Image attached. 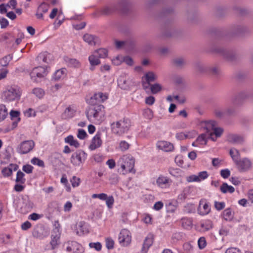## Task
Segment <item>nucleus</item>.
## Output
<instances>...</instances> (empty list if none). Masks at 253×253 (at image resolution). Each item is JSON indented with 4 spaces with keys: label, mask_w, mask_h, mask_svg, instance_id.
I'll return each instance as SVG.
<instances>
[{
    "label": "nucleus",
    "mask_w": 253,
    "mask_h": 253,
    "mask_svg": "<svg viewBox=\"0 0 253 253\" xmlns=\"http://www.w3.org/2000/svg\"><path fill=\"white\" fill-rule=\"evenodd\" d=\"M35 143L32 140L25 141L22 142L17 148V152L21 154L29 152L34 147Z\"/></svg>",
    "instance_id": "17"
},
{
    "label": "nucleus",
    "mask_w": 253,
    "mask_h": 253,
    "mask_svg": "<svg viewBox=\"0 0 253 253\" xmlns=\"http://www.w3.org/2000/svg\"><path fill=\"white\" fill-rule=\"evenodd\" d=\"M182 226L185 228H190L192 225V222L190 219L183 218L182 219Z\"/></svg>",
    "instance_id": "48"
},
{
    "label": "nucleus",
    "mask_w": 253,
    "mask_h": 253,
    "mask_svg": "<svg viewBox=\"0 0 253 253\" xmlns=\"http://www.w3.org/2000/svg\"><path fill=\"white\" fill-rule=\"evenodd\" d=\"M54 226L55 228L54 230L53 233L51 235V240L50 243L52 249H55L59 244L60 237L61 227L60 224L58 221L55 222Z\"/></svg>",
    "instance_id": "11"
},
{
    "label": "nucleus",
    "mask_w": 253,
    "mask_h": 253,
    "mask_svg": "<svg viewBox=\"0 0 253 253\" xmlns=\"http://www.w3.org/2000/svg\"><path fill=\"white\" fill-rule=\"evenodd\" d=\"M83 40L90 45H94L98 42L97 37L88 34H86L83 36Z\"/></svg>",
    "instance_id": "27"
},
{
    "label": "nucleus",
    "mask_w": 253,
    "mask_h": 253,
    "mask_svg": "<svg viewBox=\"0 0 253 253\" xmlns=\"http://www.w3.org/2000/svg\"><path fill=\"white\" fill-rule=\"evenodd\" d=\"M25 174L20 170L17 171L16 178V182L20 184H24L26 181L24 178Z\"/></svg>",
    "instance_id": "39"
},
{
    "label": "nucleus",
    "mask_w": 253,
    "mask_h": 253,
    "mask_svg": "<svg viewBox=\"0 0 253 253\" xmlns=\"http://www.w3.org/2000/svg\"><path fill=\"white\" fill-rule=\"evenodd\" d=\"M76 112V107L74 106H69L65 109L62 114V118L67 119L74 116Z\"/></svg>",
    "instance_id": "23"
},
{
    "label": "nucleus",
    "mask_w": 253,
    "mask_h": 253,
    "mask_svg": "<svg viewBox=\"0 0 253 253\" xmlns=\"http://www.w3.org/2000/svg\"><path fill=\"white\" fill-rule=\"evenodd\" d=\"M209 176L207 171H203L186 177V180L188 182H200L207 179Z\"/></svg>",
    "instance_id": "14"
},
{
    "label": "nucleus",
    "mask_w": 253,
    "mask_h": 253,
    "mask_svg": "<svg viewBox=\"0 0 253 253\" xmlns=\"http://www.w3.org/2000/svg\"><path fill=\"white\" fill-rule=\"evenodd\" d=\"M153 238L152 235L148 236L145 239L141 250V253H147L149 248L152 245Z\"/></svg>",
    "instance_id": "25"
},
{
    "label": "nucleus",
    "mask_w": 253,
    "mask_h": 253,
    "mask_svg": "<svg viewBox=\"0 0 253 253\" xmlns=\"http://www.w3.org/2000/svg\"><path fill=\"white\" fill-rule=\"evenodd\" d=\"M86 117L90 122L100 124L106 119L104 106L102 105H97L89 108L86 112Z\"/></svg>",
    "instance_id": "1"
},
{
    "label": "nucleus",
    "mask_w": 253,
    "mask_h": 253,
    "mask_svg": "<svg viewBox=\"0 0 253 253\" xmlns=\"http://www.w3.org/2000/svg\"><path fill=\"white\" fill-rule=\"evenodd\" d=\"M235 164L237 169L240 172H245L249 170L252 165L251 161L246 158L239 159Z\"/></svg>",
    "instance_id": "13"
},
{
    "label": "nucleus",
    "mask_w": 253,
    "mask_h": 253,
    "mask_svg": "<svg viewBox=\"0 0 253 253\" xmlns=\"http://www.w3.org/2000/svg\"><path fill=\"white\" fill-rule=\"evenodd\" d=\"M114 198L112 195L108 196L105 200L106 206L108 209H112L114 204Z\"/></svg>",
    "instance_id": "42"
},
{
    "label": "nucleus",
    "mask_w": 253,
    "mask_h": 253,
    "mask_svg": "<svg viewBox=\"0 0 253 253\" xmlns=\"http://www.w3.org/2000/svg\"><path fill=\"white\" fill-rule=\"evenodd\" d=\"M157 79V75L153 72H148L145 73L142 77L141 80L143 87L147 88L150 85L151 82L155 81Z\"/></svg>",
    "instance_id": "15"
},
{
    "label": "nucleus",
    "mask_w": 253,
    "mask_h": 253,
    "mask_svg": "<svg viewBox=\"0 0 253 253\" xmlns=\"http://www.w3.org/2000/svg\"><path fill=\"white\" fill-rule=\"evenodd\" d=\"M33 207V203L27 197L23 198L19 202L17 206L19 212L23 214H25L30 211Z\"/></svg>",
    "instance_id": "10"
},
{
    "label": "nucleus",
    "mask_w": 253,
    "mask_h": 253,
    "mask_svg": "<svg viewBox=\"0 0 253 253\" xmlns=\"http://www.w3.org/2000/svg\"><path fill=\"white\" fill-rule=\"evenodd\" d=\"M108 98V94L106 93L101 92L94 94L90 98L89 103L93 104L96 102H102L106 100Z\"/></svg>",
    "instance_id": "18"
},
{
    "label": "nucleus",
    "mask_w": 253,
    "mask_h": 253,
    "mask_svg": "<svg viewBox=\"0 0 253 253\" xmlns=\"http://www.w3.org/2000/svg\"><path fill=\"white\" fill-rule=\"evenodd\" d=\"M48 8H49V5L46 3L43 2V3H41L39 5V6L38 8V10H39V11H40V12L41 11L43 13H45L48 11Z\"/></svg>",
    "instance_id": "52"
},
{
    "label": "nucleus",
    "mask_w": 253,
    "mask_h": 253,
    "mask_svg": "<svg viewBox=\"0 0 253 253\" xmlns=\"http://www.w3.org/2000/svg\"><path fill=\"white\" fill-rule=\"evenodd\" d=\"M18 169V166L16 164H10L7 167L3 168L1 170V173L3 176L8 177L12 174L13 171H16Z\"/></svg>",
    "instance_id": "24"
},
{
    "label": "nucleus",
    "mask_w": 253,
    "mask_h": 253,
    "mask_svg": "<svg viewBox=\"0 0 253 253\" xmlns=\"http://www.w3.org/2000/svg\"><path fill=\"white\" fill-rule=\"evenodd\" d=\"M67 62L68 65L70 67L78 68L81 65L80 62L75 59H69Z\"/></svg>",
    "instance_id": "44"
},
{
    "label": "nucleus",
    "mask_w": 253,
    "mask_h": 253,
    "mask_svg": "<svg viewBox=\"0 0 253 253\" xmlns=\"http://www.w3.org/2000/svg\"><path fill=\"white\" fill-rule=\"evenodd\" d=\"M65 142L69 144L70 145L75 147V148H79L80 144L78 141L75 139L73 135H70L66 137L65 139Z\"/></svg>",
    "instance_id": "31"
},
{
    "label": "nucleus",
    "mask_w": 253,
    "mask_h": 253,
    "mask_svg": "<svg viewBox=\"0 0 253 253\" xmlns=\"http://www.w3.org/2000/svg\"><path fill=\"white\" fill-rule=\"evenodd\" d=\"M200 230L202 232L207 231L212 227V222L210 220H204L200 223Z\"/></svg>",
    "instance_id": "28"
},
{
    "label": "nucleus",
    "mask_w": 253,
    "mask_h": 253,
    "mask_svg": "<svg viewBox=\"0 0 253 253\" xmlns=\"http://www.w3.org/2000/svg\"><path fill=\"white\" fill-rule=\"evenodd\" d=\"M228 140L232 143L240 144L243 142V137L238 134H230L228 136Z\"/></svg>",
    "instance_id": "30"
},
{
    "label": "nucleus",
    "mask_w": 253,
    "mask_h": 253,
    "mask_svg": "<svg viewBox=\"0 0 253 253\" xmlns=\"http://www.w3.org/2000/svg\"><path fill=\"white\" fill-rule=\"evenodd\" d=\"M229 153L234 163L240 159V153L236 149L234 148H231Z\"/></svg>",
    "instance_id": "36"
},
{
    "label": "nucleus",
    "mask_w": 253,
    "mask_h": 253,
    "mask_svg": "<svg viewBox=\"0 0 253 253\" xmlns=\"http://www.w3.org/2000/svg\"><path fill=\"white\" fill-rule=\"evenodd\" d=\"M71 182L73 187H77L80 184V179L79 177L74 176L71 179Z\"/></svg>",
    "instance_id": "54"
},
{
    "label": "nucleus",
    "mask_w": 253,
    "mask_h": 253,
    "mask_svg": "<svg viewBox=\"0 0 253 253\" xmlns=\"http://www.w3.org/2000/svg\"><path fill=\"white\" fill-rule=\"evenodd\" d=\"M173 63L175 66L180 67L182 66L185 63V61L182 58H177L173 60Z\"/></svg>",
    "instance_id": "61"
},
{
    "label": "nucleus",
    "mask_w": 253,
    "mask_h": 253,
    "mask_svg": "<svg viewBox=\"0 0 253 253\" xmlns=\"http://www.w3.org/2000/svg\"><path fill=\"white\" fill-rule=\"evenodd\" d=\"M211 211L210 206L209 203L204 200L200 201L198 207V213L202 215L208 214Z\"/></svg>",
    "instance_id": "20"
},
{
    "label": "nucleus",
    "mask_w": 253,
    "mask_h": 253,
    "mask_svg": "<svg viewBox=\"0 0 253 253\" xmlns=\"http://www.w3.org/2000/svg\"><path fill=\"white\" fill-rule=\"evenodd\" d=\"M89 247L90 248L94 249L96 251H100L102 249V245L100 242L90 243Z\"/></svg>",
    "instance_id": "49"
},
{
    "label": "nucleus",
    "mask_w": 253,
    "mask_h": 253,
    "mask_svg": "<svg viewBox=\"0 0 253 253\" xmlns=\"http://www.w3.org/2000/svg\"><path fill=\"white\" fill-rule=\"evenodd\" d=\"M153 184L160 189L165 190L170 188L172 180L169 176L161 174L156 178Z\"/></svg>",
    "instance_id": "7"
},
{
    "label": "nucleus",
    "mask_w": 253,
    "mask_h": 253,
    "mask_svg": "<svg viewBox=\"0 0 253 253\" xmlns=\"http://www.w3.org/2000/svg\"><path fill=\"white\" fill-rule=\"evenodd\" d=\"M203 126L210 133V138L213 141L220 137L224 131L223 128L218 126L217 123L214 121L205 122Z\"/></svg>",
    "instance_id": "3"
},
{
    "label": "nucleus",
    "mask_w": 253,
    "mask_h": 253,
    "mask_svg": "<svg viewBox=\"0 0 253 253\" xmlns=\"http://www.w3.org/2000/svg\"><path fill=\"white\" fill-rule=\"evenodd\" d=\"M186 139H191L195 137L197 133L194 130L185 131Z\"/></svg>",
    "instance_id": "55"
},
{
    "label": "nucleus",
    "mask_w": 253,
    "mask_h": 253,
    "mask_svg": "<svg viewBox=\"0 0 253 253\" xmlns=\"http://www.w3.org/2000/svg\"><path fill=\"white\" fill-rule=\"evenodd\" d=\"M67 251H72L74 253H84V248L81 244L75 241H71L68 243Z\"/></svg>",
    "instance_id": "19"
},
{
    "label": "nucleus",
    "mask_w": 253,
    "mask_h": 253,
    "mask_svg": "<svg viewBox=\"0 0 253 253\" xmlns=\"http://www.w3.org/2000/svg\"><path fill=\"white\" fill-rule=\"evenodd\" d=\"M113 64L116 66L120 65L124 61V57L121 55H118L111 60Z\"/></svg>",
    "instance_id": "43"
},
{
    "label": "nucleus",
    "mask_w": 253,
    "mask_h": 253,
    "mask_svg": "<svg viewBox=\"0 0 253 253\" xmlns=\"http://www.w3.org/2000/svg\"><path fill=\"white\" fill-rule=\"evenodd\" d=\"M75 228L76 233L79 235H82L87 232L86 225L84 222L81 221L77 223Z\"/></svg>",
    "instance_id": "26"
},
{
    "label": "nucleus",
    "mask_w": 253,
    "mask_h": 253,
    "mask_svg": "<svg viewBox=\"0 0 253 253\" xmlns=\"http://www.w3.org/2000/svg\"><path fill=\"white\" fill-rule=\"evenodd\" d=\"M134 159L130 155H124L118 161V165L121 168L120 171L123 174L128 173H134Z\"/></svg>",
    "instance_id": "2"
},
{
    "label": "nucleus",
    "mask_w": 253,
    "mask_h": 253,
    "mask_svg": "<svg viewBox=\"0 0 253 253\" xmlns=\"http://www.w3.org/2000/svg\"><path fill=\"white\" fill-rule=\"evenodd\" d=\"M129 147V144L125 141H122L120 143L119 148L122 151H124L127 150Z\"/></svg>",
    "instance_id": "56"
},
{
    "label": "nucleus",
    "mask_w": 253,
    "mask_h": 253,
    "mask_svg": "<svg viewBox=\"0 0 253 253\" xmlns=\"http://www.w3.org/2000/svg\"><path fill=\"white\" fill-rule=\"evenodd\" d=\"M51 55L50 54L43 53L41 54L39 57L42 60L43 63L47 64V65H48L51 62Z\"/></svg>",
    "instance_id": "40"
},
{
    "label": "nucleus",
    "mask_w": 253,
    "mask_h": 253,
    "mask_svg": "<svg viewBox=\"0 0 253 253\" xmlns=\"http://www.w3.org/2000/svg\"><path fill=\"white\" fill-rule=\"evenodd\" d=\"M87 155L82 150H78L74 152L70 158L71 163L75 167H80L85 162Z\"/></svg>",
    "instance_id": "6"
},
{
    "label": "nucleus",
    "mask_w": 253,
    "mask_h": 253,
    "mask_svg": "<svg viewBox=\"0 0 253 253\" xmlns=\"http://www.w3.org/2000/svg\"><path fill=\"white\" fill-rule=\"evenodd\" d=\"M8 115L7 109L3 104H0V123L3 121Z\"/></svg>",
    "instance_id": "35"
},
{
    "label": "nucleus",
    "mask_w": 253,
    "mask_h": 253,
    "mask_svg": "<svg viewBox=\"0 0 253 253\" xmlns=\"http://www.w3.org/2000/svg\"><path fill=\"white\" fill-rule=\"evenodd\" d=\"M223 162V160L219 158H213L212 160V165L214 167H220Z\"/></svg>",
    "instance_id": "62"
},
{
    "label": "nucleus",
    "mask_w": 253,
    "mask_h": 253,
    "mask_svg": "<svg viewBox=\"0 0 253 253\" xmlns=\"http://www.w3.org/2000/svg\"><path fill=\"white\" fill-rule=\"evenodd\" d=\"M220 175L224 179L227 178L230 175V171L228 169H223L220 170Z\"/></svg>",
    "instance_id": "57"
},
{
    "label": "nucleus",
    "mask_w": 253,
    "mask_h": 253,
    "mask_svg": "<svg viewBox=\"0 0 253 253\" xmlns=\"http://www.w3.org/2000/svg\"><path fill=\"white\" fill-rule=\"evenodd\" d=\"M220 191L223 193H233L235 191L234 188L231 186L228 185L226 183H223L220 187Z\"/></svg>",
    "instance_id": "32"
},
{
    "label": "nucleus",
    "mask_w": 253,
    "mask_h": 253,
    "mask_svg": "<svg viewBox=\"0 0 253 253\" xmlns=\"http://www.w3.org/2000/svg\"><path fill=\"white\" fill-rule=\"evenodd\" d=\"M102 143L101 134L97 133L95 135L91 141L90 144L89 146V150L93 151L100 147L102 145Z\"/></svg>",
    "instance_id": "21"
},
{
    "label": "nucleus",
    "mask_w": 253,
    "mask_h": 253,
    "mask_svg": "<svg viewBox=\"0 0 253 253\" xmlns=\"http://www.w3.org/2000/svg\"><path fill=\"white\" fill-rule=\"evenodd\" d=\"M87 134L85 130L82 129H79L78 131L77 137L80 139L83 140L86 137Z\"/></svg>",
    "instance_id": "58"
},
{
    "label": "nucleus",
    "mask_w": 253,
    "mask_h": 253,
    "mask_svg": "<svg viewBox=\"0 0 253 253\" xmlns=\"http://www.w3.org/2000/svg\"><path fill=\"white\" fill-rule=\"evenodd\" d=\"M108 195L104 193H100V194H93L92 195L91 197L92 199L98 198L100 200L105 201Z\"/></svg>",
    "instance_id": "51"
},
{
    "label": "nucleus",
    "mask_w": 253,
    "mask_h": 253,
    "mask_svg": "<svg viewBox=\"0 0 253 253\" xmlns=\"http://www.w3.org/2000/svg\"><path fill=\"white\" fill-rule=\"evenodd\" d=\"M73 207L72 203L70 201H67L64 205L63 209L65 212H69Z\"/></svg>",
    "instance_id": "64"
},
{
    "label": "nucleus",
    "mask_w": 253,
    "mask_h": 253,
    "mask_svg": "<svg viewBox=\"0 0 253 253\" xmlns=\"http://www.w3.org/2000/svg\"><path fill=\"white\" fill-rule=\"evenodd\" d=\"M32 93L39 98H42L44 95L45 92L43 89L39 87H36L33 89Z\"/></svg>",
    "instance_id": "37"
},
{
    "label": "nucleus",
    "mask_w": 253,
    "mask_h": 253,
    "mask_svg": "<svg viewBox=\"0 0 253 253\" xmlns=\"http://www.w3.org/2000/svg\"><path fill=\"white\" fill-rule=\"evenodd\" d=\"M50 71V67L47 65H42L34 68L30 73L31 80L35 82L38 79L45 77Z\"/></svg>",
    "instance_id": "5"
},
{
    "label": "nucleus",
    "mask_w": 253,
    "mask_h": 253,
    "mask_svg": "<svg viewBox=\"0 0 253 253\" xmlns=\"http://www.w3.org/2000/svg\"><path fill=\"white\" fill-rule=\"evenodd\" d=\"M42 217V215L36 213H33L29 215L28 219L33 221H36L38 219H40Z\"/></svg>",
    "instance_id": "60"
},
{
    "label": "nucleus",
    "mask_w": 253,
    "mask_h": 253,
    "mask_svg": "<svg viewBox=\"0 0 253 253\" xmlns=\"http://www.w3.org/2000/svg\"><path fill=\"white\" fill-rule=\"evenodd\" d=\"M25 116L27 117H31L36 116V113L35 111L32 108H28L24 112Z\"/></svg>",
    "instance_id": "53"
},
{
    "label": "nucleus",
    "mask_w": 253,
    "mask_h": 253,
    "mask_svg": "<svg viewBox=\"0 0 253 253\" xmlns=\"http://www.w3.org/2000/svg\"><path fill=\"white\" fill-rule=\"evenodd\" d=\"M21 91L19 87L13 85L9 87L4 92V96L8 101H13L20 98Z\"/></svg>",
    "instance_id": "8"
},
{
    "label": "nucleus",
    "mask_w": 253,
    "mask_h": 253,
    "mask_svg": "<svg viewBox=\"0 0 253 253\" xmlns=\"http://www.w3.org/2000/svg\"><path fill=\"white\" fill-rule=\"evenodd\" d=\"M198 244L200 249H204L207 245L205 238L203 237L200 238L198 241Z\"/></svg>",
    "instance_id": "59"
},
{
    "label": "nucleus",
    "mask_w": 253,
    "mask_h": 253,
    "mask_svg": "<svg viewBox=\"0 0 253 253\" xmlns=\"http://www.w3.org/2000/svg\"><path fill=\"white\" fill-rule=\"evenodd\" d=\"M94 53L97 54L98 58H105L108 56V50L105 48H99L94 51Z\"/></svg>",
    "instance_id": "38"
},
{
    "label": "nucleus",
    "mask_w": 253,
    "mask_h": 253,
    "mask_svg": "<svg viewBox=\"0 0 253 253\" xmlns=\"http://www.w3.org/2000/svg\"><path fill=\"white\" fill-rule=\"evenodd\" d=\"M99 59L100 58H98V56L94 51L88 56V61L90 65L89 67L90 70L93 71L95 66L100 64L101 62Z\"/></svg>",
    "instance_id": "22"
},
{
    "label": "nucleus",
    "mask_w": 253,
    "mask_h": 253,
    "mask_svg": "<svg viewBox=\"0 0 253 253\" xmlns=\"http://www.w3.org/2000/svg\"><path fill=\"white\" fill-rule=\"evenodd\" d=\"M106 247L108 250H111L114 248V241L112 238L108 237L105 239Z\"/></svg>",
    "instance_id": "45"
},
{
    "label": "nucleus",
    "mask_w": 253,
    "mask_h": 253,
    "mask_svg": "<svg viewBox=\"0 0 253 253\" xmlns=\"http://www.w3.org/2000/svg\"><path fill=\"white\" fill-rule=\"evenodd\" d=\"M131 233L126 229H122L118 235V242L122 247H127L131 242Z\"/></svg>",
    "instance_id": "9"
},
{
    "label": "nucleus",
    "mask_w": 253,
    "mask_h": 253,
    "mask_svg": "<svg viewBox=\"0 0 253 253\" xmlns=\"http://www.w3.org/2000/svg\"><path fill=\"white\" fill-rule=\"evenodd\" d=\"M150 90L152 94H157L163 90V86L159 83H155L150 85Z\"/></svg>",
    "instance_id": "34"
},
{
    "label": "nucleus",
    "mask_w": 253,
    "mask_h": 253,
    "mask_svg": "<svg viewBox=\"0 0 253 253\" xmlns=\"http://www.w3.org/2000/svg\"><path fill=\"white\" fill-rule=\"evenodd\" d=\"M130 126V120L126 119L113 122L111 124V128L113 132L119 135L126 132Z\"/></svg>",
    "instance_id": "4"
},
{
    "label": "nucleus",
    "mask_w": 253,
    "mask_h": 253,
    "mask_svg": "<svg viewBox=\"0 0 253 253\" xmlns=\"http://www.w3.org/2000/svg\"><path fill=\"white\" fill-rule=\"evenodd\" d=\"M224 219L227 221H231L234 217L233 212L231 209H225L222 213Z\"/></svg>",
    "instance_id": "33"
},
{
    "label": "nucleus",
    "mask_w": 253,
    "mask_h": 253,
    "mask_svg": "<svg viewBox=\"0 0 253 253\" xmlns=\"http://www.w3.org/2000/svg\"><path fill=\"white\" fill-rule=\"evenodd\" d=\"M156 148L165 152H171L174 150L173 144L168 141L159 140L156 143Z\"/></svg>",
    "instance_id": "16"
},
{
    "label": "nucleus",
    "mask_w": 253,
    "mask_h": 253,
    "mask_svg": "<svg viewBox=\"0 0 253 253\" xmlns=\"http://www.w3.org/2000/svg\"><path fill=\"white\" fill-rule=\"evenodd\" d=\"M197 142L199 145H205L207 144V139L205 134H202L196 139Z\"/></svg>",
    "instance_id": "47"
},
{
    "label": "nucleus",
    "mask_w": 253,
    "mask_h": 253,
    "mask_svg": "<svg viewBox=\"0 0 253 253\" xmlns=\"http://www.w3.org/2000/svg\"><path fill=\"white\" fill-rule=\"evenodd\" d=\"M67 75V70L65 68H61L57 70L53 75V78L56 80H60L64 79Z\"/></svg>",
    "instance_id": "29"
},
{
    "label": "nucleus",
    "mask_w": 253,
    "mask_h": 253,
    "mask_svg": "<svg viewBox=\"0 0 253 253\" xmlns=\"http://www.w3.org/2000/svg\"><path fill=\"white\" fill-rule=\"evenodd\" d=\"M118 85L122 89L128 90L133 85V83L126 75H121L118 79Z\"/></svg>",
    "instance_id": "12"
},
{
    "label": "nucleus",
    "mask_w": 253,
    "mask_h": 253,
    "mask_svg": "<svg viewBox=\"0 0 253 253\" xmlns=\"http://www.w3.org/2000/svg\"><path fill=\"white\" fill-rule=\"evenodd\" d=\"M143 116L145 119L150 120L153 117V112L152 110L147 108L144 110L143 112Z\"/></svg>",
    "instance_id": "41"
},
{
    "label": "nucleus",
    "mask_w": 253,
    "mask_h": 253,
    "mask_svg": "<svg viewBox=\"0 0 253 253\" xmlns=\"http://www.w3.org/2000/svg\"><path fill=\"white\" fill-rule=\"evenodd\" d=\"M155 102V98L153 96H149L145 98V102L148 105H152Z\"/></svg>",
    "instance_id": "63"
},
{
    "label": "nucleus",
    "mask_w": 253,
    "mask_h": 253,
    "mask_svg": "<svg viewBox=\"0 0 253 253\" xmlns=\"http://www.w3.org/2000/svg\"><path fill=\"white\" fill-rule=\"evenodd\" d=\"M169 173L174 177H178L181 175V170L179 169H169Z\"/></svg>",
    "instance_id": "46"
},
{
    "label": "nucleus",
    "mask_w": 253,
    "mask_h": 253,
    "mask_svg": "<svg viewBox=\"0 0 253 253\" xmlns=\"http://www.w3.org/2000/svg\"><path fill=\"white\" fill-rule=\"evenodd\" d=\"M31 162L33 165H37L40 167H44V166L43 161L37 158L32 159Z\"/></svg>",
    "instance_id": "50"
}]
</instances>
